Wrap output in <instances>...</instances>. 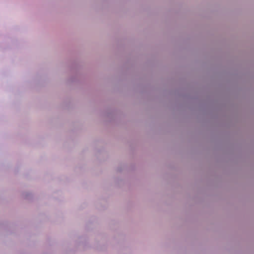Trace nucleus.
<instances>
[{
	"mask_svg": "<svg viewBox=\"0 0 254 254\" xmlns=\"http://www.w3.org/2000/svg\"><path fill=\"white\" fill-rule=\"evenodd\" d=\"M25 197H26V198H28V196H25Z\"/></svg>",
	"mask_w": 254,
	"mask_h": 254,
	"instance_id": "1",
	"label": "nucleus"
}]
</instances>
